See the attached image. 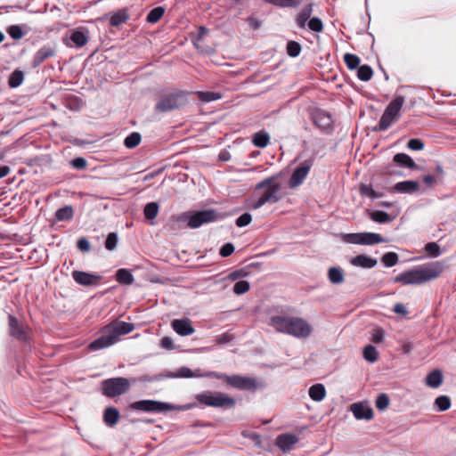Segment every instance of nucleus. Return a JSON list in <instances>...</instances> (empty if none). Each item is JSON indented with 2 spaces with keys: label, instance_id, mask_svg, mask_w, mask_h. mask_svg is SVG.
Returning <instances> with one entry per match:
<instances>
[{
  "label": "nucleus",
  "instance_id": "1",
  "mask_svg": "<svg viewBox=\"0 0 456 456\" xmlns=\"http://www.w3.org/2000/svg\"><path fill=\"white\" fill-rule=\"evenodd\" d=\"M444 270L443 262L436 261L403 272L395 277V283L419 285L438 278Z\"/></svg>",
  "mask_w": 456,
  "mask_h": 456
},
{
  "label": "nucleus",
  "instance_id": "2",
  "mask_svg": "<svg viewBox=\"0 0 456 456\" xmlns=\"http://www.w3.org/2000/svg\"><path fill=\"white\" fill-rule=\"evenodd\" d=\"M134 330V324L115 320L100 330V336L88 346L91 351L102 350L116 344L121 336Z\"/></svg>",
  "mask_w": 456,
  "mask_h": 456
},
{
  "label": "nucleus",
  "instance_id": "3",
  "mask_svg": "<svg viewBox=\"0 0 456 456\" xmlns=\"http://www.w3.org/2000/svg\"><path fill=\"white\" fill-rule=\"evenodd\" d=\"M270 325L277 331L291 335L298 338H308L312 331V326L303 318L294 316H273Z\"/></svg>",
  "mask_w": 456,
  "mask_h": 456
},
{
  "label": "nucleus",
  "instance_id": "4",
  "mask_svg": "<svg viewBox=\"0 0 456 456\" xmlns=\"http://www.w3.org/2000/svg\"><path fill=\"white\" fill-rule=\"evenodd\" d=\"M281 183L276 176H272L263 180L256 185V191L263 190L259 198L252 204L255 209L260 208L266 203L273 204L281 200Z\"/></svg>",
  "mask_w": 456,
  "mask_h": 456
},
{
  "label": "nucleus",
  "instance_id": "5",
  "mask_svg": "<svg viewBox=\"0 0 456 456\" xmlns=\"http://www.w3.org/2000/svg\"><path fill=\"white\" fill-rule=\"evenodd\" d=\"M218 219V214L214 209H206L196 212H185L177 216V221H187L188 227L196 229L205 224L215 222Z\"/></svg>",
  "mask_w": 456,
  "mask_h": 456
},
{
  "label": "nucleus",
  "instance_id": "6",
  "mask_svg": "<svg viewBox=\"0 0 456 456\" xmlns=\"http://www.w3.org/2000/svg\"><path fill=\"white\" fill-rule=\"evenodd\" d=\"M197 401L206 406L216 408H232L235 400L220 392L206 391L196 395Z\"/></svg>",
  "mask_w": 456,
  "mask_h": 456
},
{
  "label": "nucleus",
  "instance_id": "7",
  "mask_svg": "<svg viewBox=\"0 0 456 456\" xmlns=\"http://www.w3.org/2000/svg\"><path fill=\"white\" fill-rule=\"evenodd\" d=\"M216 377L217 379H224L229 387L239 390L255 391L257 388L264 387V382L262 380L251 377H243L240 375H216Z\"/></svg>",
  "mask_w": 456,
  "mask_h": 456
},
{
  "label": "nucleus",
  "instance_id": "8",
  "mask_svg": "<svg viewBox=\"0 0 456 456\" xmlns=\"http://www.w3.org/2000/svg\"><path fill=\"white\" fill-rule=\"evenodd\" d=\"M187 103L186 93L176 92L160 97L155 105L157 112H167L179 109Z\"/></svg>",
  "mask_w": 456,
  "mask_h": 456
},
{
  "label": "nucleus",
  "instance_id": "9",
  "mask_svg": "<svg viewBox=\"0 0 456 456\" xmlns=\"http://www.w3.org/2000/svg\"><path fill=\"white\" fill-rule=\"evenodd\" d=\"M130 387V382L126 378H113L102 383L103 395L108 397H115L125 394Z\"/></svg>",
  "mask_w": 456,
  "mask_h": 456
},
{
  "label": "nucleus",
  "instance_id": "10",
  "mask_svg": "<svg viewBox=\"0 0 456 456\" xmlns=\"http://www.w3.org/2000/svg\"><path fill=\"white\" fill-rule=\"evenodd\" d=\"M8 333L12 338L20 342H28L30 339L31 330L27 324L20 322L17 317L9 314Z\"/></svg>",
  "mask_w": 456,
  "mask_h": 456
},
{
  "label": "nucleus",
  "instance_id": "11",
  "mask_svg": "<svg viewBox=\"0 0 456 456\" xmlns=\"http://www.w3.org/2000/svg\"><path fill=\"white\" fill-rule=\"evenodd\" d=\"M344 240L347 243L358 245H374L386 242V240L380 234L374 232L347 233L344 236Z\"/></svg>",
  "mask_w": 456,
  "mask_h": 456
},
{
  "label": "nucleus",
  "instance_id": "12",
  "mask_svg": "<svg viewBox=\"0 0 456 456\" xmlns=\"http://www.w3.org/2000/svg\"><path fill=\"white\" fill-rule=\"evenodd\" d=\"M314 166V159H305L301 162L293 171L289 180V188H297L302 184Z\"/></svg>",
  "mask_w": 456,
  "mask_h": 456
},
{
  "label": "nucleus",
  "instance_id": "13",
  "mask_svg": "<svg viewBox=\"0 0 456 456\" xmlns=\"http://www.w3.org/2000/svg\"><path fill=\"white\" fill-rule=\"evenodd\" d=\"M133 410L146 411V412H162L170 411L173 407L167 403L153 400H141L134 402L130 406Z\"/></svg>",
  "mask_w": 456,
  "mask_h": 456
},
{
  "label": "nucleus",
  "instance_id": "14",
  "mask_svg": "<svg viewBox=\"0 0 456 456\" xmlns=\"http://www.w3.org/2000/svg\"><path fill=\"white\" fill-rule=\"evenodd\" d=\"M311 119L314 124L323 133L329 134L333 130V121L330 114L320 109L311 113Z\"/></svg>",
  "mask_w": 456,
  "mask_h": 456
},
{
  "label": "nucleus",
  "instance_id": "15",
  "mask_svg": "<svg viewBox=\"0 0 456 456\" xmlns=\"http://www.w3.org/2000/svg\"><path fill=\"white\" fill-rule=\"evenodd\" d=\"M202 374H198V372H167V374L159 373L154 375L153 377H149L148 375H144L142 377V381H159L165 379H176V378H193V377H203Z\"/></svg>",
  "mask_w": 456,
  "mask_h": 456
},
{
  "label": "nucleus",
  "instance_id": "16",
  "mask_svg": "<svg viewBox=\"0 0 456 456\" xmlns=\"http://www.w3.org/2000/svg\"><path fill=\"white\" fill-rule=\"evenodd\" d=\"M172 329L180 336L186 337L194 333L195 329L191 324V321L188 318L174 319L171 322Z\"/></svg>",
  "mask_w": 456,
  "mask_h": 456
},
{
  "label": "nucleus",
  "instance_id": "17",
  "mask_svg": "<svg viewBox=\"0 0 456 456\" xmlns=\"http://www.w3.org/2000/svg\"><path fill=\"white\" fill-rule=\"evenodd\" d=\"M72 278L77 283L83 286L96 285L101 280L100 275L77 270L72 272Z\"/></svg>",
  "mask_w": 456,
  "mask_h": 456
},
{
  "label": "nucleus",
  "instance_id": "18",
  "mask_svg": "<svg viewBox=\"0 0 456 456\" xmlns=\"http://www.w3.org/2000/svg\"><path fill=\"white\" fill-rule=\"evenodd\" d=\"M298 442V437L290 433L279 435L276 437L275 444L284 452L293 449L294 444Z\"/></svg>",
  "mask_w": 456,
  "mask_h": 456
},
{
  "label": "nucleus",
  "instance_id": "19",
  "mask_svg": "<svg viewBox=\"0 0 456 456\" xmlns=\"http://www.w3.org/2000/svg\"><path fill=\"white\" fill-rule=\"evenodd\" d=\"M351 411L357 419L370 420L373 418V411L370 407L363 404L362 403H355L351 406Z\"/></svg>",
  "mask_w": 456,
  "mask_h": 456
},
{
  "label": "nucleus",
  "instance_id": "20",
  "mask_svg": "<svg viewBox=\"0 0 456 456\" xmlns=\"http://www.w3.org/2000/svg\"><path fill=\"white\" fill-rule=\"evenodd\" d=\"M419 188V183L417 181H403L395 184L391 189V191H396L400 193H414Z\"/></svg>",
  "mask_w": 456,
  "mask_h": 456
},
{
  "label": "nucleus",
  "instance_id": "21",
  "mask_svg": "<svg viewBox=\"0 0 456 456\" xmlns=\"http://www.w3.org/2000/svg\"><path fill=\"white\" fill-rule=\"evenodd\" d=\"M130 19L129 9L127 7L118 10L110 17V25L118 28L127 22Z\"/></svg>",
  "mask_w": 456,
  "mask_h": 456
},
{
  "label": "nucleus",
  "instance_id": "22",
  "mask_svg": "<svg viewBox=\"0 0 456 456\" xmlns=\"http://www.w3.org/2000/svg\"><path fill=\"white\" fill-rule=\"evenodd\" d=\"M55 55V50L51 46H43L41 47L33 57V67H38L41 65L45 60Z\"/></svg>",
  "mask_w": 456,
  "mask_h": 456
},
{
  "label": "nucleus",
  "instance_id": "23",
  "mask_svg": "<svg viewBox=\"0 0 456 456\" xmlns=\"http://www.w3.org/2000/svg\"><path fill=\"white\" fill-rule=\"evenodd\" d=\"M351 265L362 268H373L377 260L366 255H358L350 260Z\"/></svg>",
  "mask_w": 456,
  "mask_h": 456
},
{
  "label": "nucleus",
  "instance_id": "24",
  "mask_svg": "<svg viewBox=\"0 0 456 456\" xmlns=\"http://www.w3.org/2000/svg\"><path fill=\"white\" fill-rule=\"evenodd\" d=\"M119 417V411L115 407L106 408L103 413V420L109 427L115 426L118 422Z\"/></svg>",
  "mask_w": 456,
  "mask_h": 456
},
{
  "label": "nucleus",
  "instance_id": "25",
  "mask_svg": "<svg viewBox=\"0 0 456 456\" xmlns=\"http://www.w3.org/2000/svg\"><path fill=\"white\" fill-rule=\"evenodd\" d=\"M404 103V97L403 96H396L386 108L385 111L387 112L390 116L394 117L395 118L398 115L399 111L401 110L403 105Z\"/></svg>",
  "mask_w": 456,
  "mask_h": 456
},
{
  "label": "nucleus",
  "instance_id": "26",
  "mask_svg": "<svg viewBox=\"0 0 456 456\" xmlns=\"http://www.w3.org/2000/svg\"><path fill=\"white\" fill-rule=\"evenodd\" d=\"M393 161L400 166L408 167L410 169H417L418 166L414 160L405 153H397L394 156Z\"/></svg>",
  "mask_w": 456,
  "mask_h": 456
},
{
  "label": "nucleus",
  "instance_id": "27",
  "mask_svg": "<svg viewBox=\"0 0 456 456\" xmlns=\"http://www.w3.org/2000/svg\"><path fill=\"white\" fill-rule=\"evenodd\" d=\"M313 12V5L311 4H306L297 16V24L300 28H305L307 20L311 17Z\"/></svg>",
  "mask_w": 456,
  "mask_h": 456
},
{
  "label": "nucleus",
  "instance_id": "28",
  "mask_svg": "<svg viewBox=\"0 0 456 456\" xmlns=\"http://www.w3.org/2000/svg\"><path fill=\"white\" fill-rule=\"evenodd\" d=\"M308 394L312 400L320 402L324 399L326 390L322 384L318 383L310 387Z\"/></svg>",
  "mask_w": 456,
  "mask_h": 456
},
{
  "label": "nucleus",
  "instance_id": "29",
  "mask_svg": "<svg viewBox=\"0 0 456 456\" xmlns=\"http://www.w3.org/2000/svg\"><path fill=\"white\" fill-rule=\"evenodd\" d=\"M252 143L258 148H265L270 143V136L267 132L262 130L254 134Z\"/></svg>",
  "mask_w": 456,
  "mask_h": 456
},
{
  "label": "nucleus",
  "instance_id": "30",
  "mask_svg": "<svg viewBox=\"0 0 456 456\" xmlns=\"http://www.w3.org/2000/svg\"><path fill=\"white\" fill-rule=\"evenodd\" d=\"M328 279L332 284L343 283L345 281L343 270L340 267H330L328 271Z\"/></svg>",
  "mask_w": 456,
  "mask_h": 456
},
{
  "label": "nucleus",
  "instance_id": "31",
  "mask_svg": "<svg viewBox=\"0 0 456 456\" xmlns=\"http://www.w3.org/2000/svg\"><path fill=\"white\" fill-rule=\"evenodd\" d=\"M116 280L118 283L125 285H131L134 281L130 271L125 268H121L117 271Z\"/></svg>",
  "mask_w": 456,
  "mask_h": 456
},
{
  "label": "nucleus",
  "instance_id": "32",
  "mask_svg": "<svg viewBox=\"0 0 456 456\" xmlns=\"http://www.w3.org/2000/svg\"><path fill=\"white\" fill-rule=\"evenodd\" d=\"M74 216L73 208L71 206H65L59 208L55 213V217L58 221H69Z\"/></svg>",
  "mask_w": 456,
  "mask_h": 456
},
{
  "label": "nucleus",
  "instance_id": "33",
  "mask_svg": "<svg viewBox=\"0 0 456 456\" xmlns=\"http://www.w3.org/2000/svg\"><path fill=\"white\" fill-rule=\"evenodd\" d=\"M70 40L77 47H82L88 42V37L81 30H74L70 35Z\"/></svg>",
  "mask_w": 456,
  "mask_h": 456
},
{
  "label": "nucleus",
  "instance_id": "34",
  "mask_svg": "<svg viewBox=\"0 0 456 456\" xmlns=\"http://www.w3.org/2000/svg\"><path fill=\"white\" fill-rule=\"evenodd\" d=\"M443 372H429L426 377V384L433 388L438 387L443 382Z\"/></svg>",
  "mask_w": 456,
  "mask_h": 456
},
{
  "label": "nucleus",
  "instance_id": "35",
  "mask_svg": "<svg viewBox=\"0 0 456 456\" xmlns=\"http://www.w3.org/2000/svg\"><path fill=\"white\" fill-rule=\"evenodd\" d=\"M197 95L199 100L205 102H209L213 101H216L222 98L221 94L216 92H201L197 91L194 93Z\"/></svg>",
  "mask_w": 456,
  "mask_h": 456
},
{
  "label": "nucleus",
  "instance_id": "36",
  "mask_svg": "<svg viewBox=\"0 0 456 456\" xmlns=\"http://www.w3.org/2000/svg\"><path fill=\"white\" fill-rule=\"evenodd\" d=\"M165 9L161 6L153 8L147 15L146 20L149 23H157L164 15Z\"/></svg>",
  "mask_w": 456,
  "mask_h": 456
},
{
  "label": "nucleus",
  "instance_id": "37",
  "mask_svg": "<svg viewBox=\"0 0 456 456\" xmlns=\"http://www.w3.org/2000/svg\"><path fill=\"white\" fill-rule=\"evenodd\" d=\"M395 119V118L394 117L390 116L389 114H387V112L384 111L379 120V123L374 128V131H386L391 126Z\"/></svg>",
  "mask_w": 456,
  "mask_h": 456
},
{
  "label": "nucleus",
  "instance_id": "38",
  "mask_svg": "<svg viewBox=\"0 0 456 456\" xmlns=\"http://www.w3.org/2000/svg\"><path fill=\"white\" fill-rule=\"evenodd\" d=\"M142 136L138 132L131 133L124 141V145L127 149H134L141 142Z\"/></svg>",
  "mask_w": 456,
  "mask_h": 456
},
{
  "label": "nucleus",
  "instance_id": "39",
  "mask_svg": "<svg viewBox=\"0 0 456 456\" xmlns=\"http://www.w3.org/2000/svg\"><path fill=\"white\" fill-rule=\"evenodd\" d=\"M24 79V74L20 70H14L9 77L8 85L12 88L20 86Z\"/></svg>",
  "mask_w": 456,
  "mask_h": 456
},
{
  "label": "nucleus",
  "instance_id": "40",
  "mask_svg": "<svg viewBox=\"0 0 456 456\" xmlns=\"http://www.w3.org/2000/svg\"><path fill=\"white\" fill-rule=\"evenodd\" d=\"M159 213V205L156 202H150L146 204L143 209L145 218L152 220L157 217Z\"/></svg>",
  "mask_w": 456,
  "mask_h": 456
},
{
  "label": "nucleus",
  "instance_id": "41",
  "mask_svg": "<svg viewBox=\"0 0 456 456\" xmlns=\"http://www.w3.org/2000/svg\"><path fill=\"white\" fill-rule=\"evenodd\" d=\"M360 193L362 196H367L370 199H379L383 197L382 192L376 191L370 184H362L360 187Z\"/></svg>",
  "mask_w": 456,
  "mask_h": 456
},
{
  "label": "nucleus",
  "instance_id": "42",
  "mask_svg": "<svg viewBox=\"0 0 456 456\" xmlns=\"http://www.w3.org/2000/svg\"><path fill=\"white\" fill-rule=\"evenodd\" d=\"M378 350L372 345H368L363 348V357L370 362H374L378 360Z\"/></svg>",
  "mask_w": 456,
  "mask_h": 456
},
{
  "label": "nucleus",
  "instance_id": "43",
  "mask_svg": "<svg viewBox=\"0 0 456 456\" xmlns=\"http://www.w3.org/2000/svg\"><path fill=\"white\" fill-rule=\"evenodd\" d=\"M370 218L374 222H377L379 224H386V223H389L390 221H392V218L387 212L380 211V210H376V211L371 212Z\"/></svg>",
  "mask_w": 456,
  "mask_h": 456
},
{
  "label": "nucleus",
  "instance_id": "44",
  "mask_svg": "<svg viewBox=\"0 0 456 456\" xmlns=\"http://www.w3.org/2000/svg\"><path fill=\"white\" fill-rule=\"evenodd\" d=\"M373 75L372 69L369 65H362L358 68L357 77L362 81H369Z\"/></svg>",
  "mask_w": 456,
  "mask_h": 456
},
{
  "label": "nucleus",
  "instance_id": "45",
  "mask_svg": "<svg viewBox=\"0 0 456 456\" xmlns=\"http://www.w3.org/2000/svg\"><path fill=\"white\" fill-rule=\"evenodd\" d=\"M344 61L346 65V67L353 70V69H355L356 68H358L359 64H360V58L355 55V54H353V53H346L344 55Z\"/></svg>",
  "mask_w": 456,
  "mask_h": 456
},
{
  "label": "nucleus",
  "instance_id": "46",
  "mask_svg": "<svg viewBox=\"0 0 456 456\" xmlns=\"http://www.w3.org/2000/svg\"><path fill=\"white\" fill-rule=\"evenodd\" d=\"M381 262L385 266L392 267L398 263V255L395 252L385 253L381 257Z\"/></svg>",
  "mask_w": 456,
  "mask_h": 456
},
{
  "label": "nucleus",
  "instance_id": "47",
  "mask_svg": "<svg viewBox=\"0 0 456 456\" xmlns=\"http://www.w3.org/2000/svg\"><path fill=\"white\" fill-rule=\"evenodd\" d=\"M435 404L440 411H444L451 407V399L446 395H440L436 399Z\"/></svg>",
  "mask_w": 456,
  "mask_h": 456
},
{
  "label": "nucleus",
  "instance_id": "48",
  "mask_svg": "<svg viewBox=\"0 0 456 456\" xmlns=\"http://www.w3.org/2000/svg\"><path fill=\"white\" fill-rule=\"evenodd\" d=\"M301 45L296 41H289L287 44V53L290 57H297L300 54Z\"/></svg>",
  "mask_w": 456,
  "mask_h": 456
},
{
  "label": "nucleus",
  "instance_id": "49",
  "mask_svg": "<svg viewBox=\"0 0 456 456\" xmlns=\"http://www.w3.org/2000/svg\"><path fill=\"white\" fill-rule=\"evenodd\" d=\"M250 289L249 282L247 281H237L233 286V292L237 295H241L248 292Z\"/></svg>",
  "mask_w": 456,
  "mask_h": 456
},
{
  "label": "nucleus",
  "instance_id": "50",
  "mask_svg": "<svg viewBox=\"0 0 456 456\" xmlns=\"http://www.w3.org/2000/svg\"><path fill=\"white\" fill-rule=\"evenodd\" d=\"M390 400L387 395L386 394H380L375 402L376 407L379 411H383L387 409L389 405Z\"/></svg>",
  "mask_w": 456,
  "mask_h": 456
},
{
  "label": "nucleus",
  "instance_id": "51",
  "mask_svg": "<svg viewBox=\"0 0 456 456\" xmlns=\"http://www.w3.org/2000/svg\"><path fill=\"white\" fill-rule=\"evenodd\" d=\"M308 28L314 32H322L323 30V23L321 19L314 17L309 20Z\"/></svg>",
  "mask_w": 456,
  "mask_h": 456
},
{
  "label": "nucleus",
  "instance_id": "52",
  "mask_svg": "<svg viewBox=\"0 0 456 456\" xmlns=\"http://www.w3.org/2000/svg\"><path fill=\"white\" fill-rule=\"evenodd\" d=\"M9 36L13 39H20L23 37V32L19 25H12L6 29Z\"/></svg>",
  "mask_w": 456,
  "mask_h": 456
},
{
  "label": "nucleus",
  "instance_id": "53",
  "mask_svg": "<svg viewBox=\"0 0 456 456\" xmlns=\"http://www.w3.org/2000/svg\"><path fill=\"white\" fill-rule=\"evenodd\" d=\"M425 250L429 256L433 257H436L441 254L440 247L436 242H428L426 244Z\"/></svg>",
  "mask_w": 456,
  "mask_h": 456
},
{
  "label": "nucleus",
  "instance_id": "54",
  "mask_svg": "<svg viewBox=\"0 0 456 456\" xmlns=\"http://www.w3.org/2000/svg\"><path fill=\"white\" fill-rule=\"evenodd\" d=\"M118 244V235L115 232H110L108 234L107 239L105 240V248L108 250H113L116 248Z\"/></svg>",
  "mask_w": 456,
  "mask_h": 456
},
{
  "label": "nucleus",
  "instance_id": "55",
  "mask_svg": "<svg viewBox=\"0 0 456 456\" xmlns=\"http://www.w3.org/2000/svg\"><path fill=\"white\" fill-rule=\"evenodd\" d=\"M424 142L422 140L413 138L408 141L407 147L412 151H421L424 149Z\"/></svg>",
  "mask_w": 456,
  "mask_h": 456
},
{
  "label": "nucleus",
  "instance_id": "56",
  "mask_svg": "<svg viewBox=\"0 0 456 456\" xmlns=\"http://www.w3.org/2000/svg\"><path fill=\"white\" fill-rule=\"evenodd\" d=\"M252 216L248 213H244L236 219V225L239 227H244L250 224Z\"/></svg>",
  "mask_w": 456,
  "mask_h": 456
},
{
  "label": "nucleus",
  "instance_id": "57",
  "mask_svg": "<svg viewBox=\"0 0 456 456\" xmlns=\"http://www.w3.org/2000/svg\"><path fill=\"white\" fill-rule=\"evenodd\" d=\"M385 332L382 328H376L373 330L371 341L376 344H379L384 340Z\"/></svg>",
  "mask_w": 456,
  "mask_h": 456
},
{
  "label": "nucleus",
  "instance_id": "58",
  "mask_svg": "<svg viewBox=\"0 0 456 456\" xmlns=\"http://www.w3.org/2000/svg\"><path fill=\"white\" fill-rule=\"evenodd\" d=\"M70 165L78 170L85 169L87 166V161L82 157H77L70 161Z\"/></svg>",
  "mask_w": 456,
  "mask_h": 456
},
{
  "label": "nucleus",
  "instance_id": "59",
  "mask_svg": "<svg viewBox=\"0 0 456 456\" xmlns=\"http://www.w3.org/2000/svg\"><path fill=\"white\" fill-rule=\"evenodd\" d=\"M160 346L166 350H174L175 348L173 339L170 337H163L160 339Z\"/></svg>",
  "mask_w": 456,
  "mask_h": 456
},
{
  "label": "nucleus",
  "instance_id": "60",
  "mask_svg": "<svg viewBox=\"0 0 456 456\" xmlns=\"http://www.w3.org/2000/svg\"><path fill=\"white\" fill-rule=\"evenodd\" d=\"M234 252V246L232 243H226L220 248V256L226 257L231 256Z\"/></svg>",
  "mask_w": 456,
  "mask_h": 456
},
{
  "label": "nucleus",
  "instance_id": "61",
  "mask_svg": "<svg viewBox=\"0 0 456 456\" xmlns=\"http://www.w3.org/2000/svg\"><path fill=\"white\" fill-rule=\"evenodd\" d=\"M77 248L81 250V251H84V252H88L91 248L90 247V243L89 241L87 240V239L86 238H80L78 239L77 242Z\"/></svg>",
  "mask_w": 456,
  "mask_h": 456
},
{
  "label": "nucleus",
  "instance_id": "62",
  "mask_svg": "<svg viewBox=\"0 0 456 456\" xmlns=\"http://www.w3.org/2000/svg\"><path fill=\"white\" fill-rule=\"evenodd\" d=\"M393 311L395 314H401V315H406L408 314V311L405 307V305L402 303H397L394 305Z\"/></svg>",
  "mask_w": 456,
  "mask_h": 456
},
{
  "label": "nucleus",
  "instance_id": "63",
  "mask_svg": "<svg viewBox=\"0 0 456 456\" xmlns=\"http://www.w3.org/2000/svg\"><path fill=\"white\" fill-rule=\"evenodd\" d=\"M246 275H247V273L244 270H242V269L236 270L229 274V279H231L232 281H236L240 278L245 277Z\"/></svg>",
  "mask_w": 456,
  "mask_h": 456
},
{
  "label": "nucleus",
  "instance_id": "64",
  "mask_svg": "<svg viewBox=\"0 0 456 456\" xmlns=\"http://www.w3.org/2000/svg\"><path fill=\"white\" fill-rule=\"evenodd\" d=\"M11 168L8 166L0 167V178L5 177L9 175Z\"/></svg>",
  "mask_w": 456,
  "mask_h": 456
}]
</instances>
